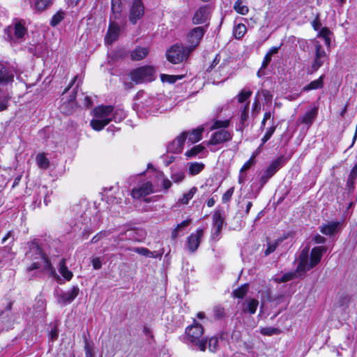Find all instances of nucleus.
Segmentation results:
<instances>
[{"label":"nucleus","instance_id":"obj_62","mask_svg":"<svg viewBox=\"0 0 357 357\" xmlns=\"http://www.w3.org/2000/svg\"><path fill=\"white\" fill-rule=\"evenodd\" d=\"M330 33H331L330 30L326 27H324L320 30L319 35V36L324 38H328Z\"/></svg>","mask_w":357,"mask_h":357},{"label":"nucleus","instance_id":"obj_57","mask_svg":"<svg viewBox=\"0 0 357 357\" xmlns=\"http://www.w3.org/2000/svg\"><path fill=\"white\" fill-rule=\"evenodd\" d=\"M107 234L106 231H101L100 232L99 234H98L96 236H95L94 237H93V238L91 239V243H97L100 238H103V237H105L107 236Z\"/></svg>","mask_w":357,"mask_h":357},{"label":"nucleus","instance_id":"obj_38","mask_svg":"<svg viewBox=\"0 0 357 357\" xmlns=\"http://www.w3.org/2000/svg\"><path fill=\"white\" fill-rule=\"evenodd\" d=\"M250 102H245V104L241 107V123L244 125L248 119V109H249Z\"/></svg>","mask_w":357,"mask_h":357},{"label":"nucleus","instance_id":"obj_51","mask_svg":"<svg viewBox=\"0 0 357 357\" xmlns=\"http://www.w3.org/2000/svg\"><path fill=\"white\" fill-rule=\"evenodd\" d=\"M275 126H271V128H268L266 132L265 133V135H264V137L261 139V141H262L261 146L263 144H264L271 137L273 132H275Z\"/></svg>","mask_w":357,"mask_h":357},{"label":"nucleus","instance_id":"obj_33","mask_svg":"<svg viewBox=\"0 0 357 357\" xmlns=\"http://www.w3.org/2000/svg\"><path fill=\"white\" fill-rule=\"evenodd\" d=\"M197 191V188L196 187H192L187 193L183 194L178 202L182 204H188L189 201L194 197Z\"/></svg>","mask_w":357,"mask_h":357},{"label":"nucleus","instance_id":"obj_48","mask_svg":"<svg viewBox=\"0 0 357 357\" xmlns=\"http://www.w3.org/2000/svg\"><path fill=\"white\" fill-rule=\"evenodd\" d=\"M120 0H112V10L114 13V18H117L116 15H119L121 12Z\"/></svg>","mask_w":357,"mask_h":357},{"label":"nucleus","instance_id":"obj_11","mask_svg":"<svg viewBox=\"0 0 357 357\" xmlns=\"http://www.w3.org/2000/svg\"><path fill=\"white\" fill-rule=\"evenodd\" d=\"M144 14V7L141 0H135L130 7L129 21L135 24Z\"/></svg>","mask_w":357,"mask_h":357},{"label":"nucleus","instance_id":"obj_50","mask_svg":"<svg viewBox=\"0 0 357 357\" xmlns=\"http://www.w3.org/2000/svg\"><path fill=\"white\" fill-rule=\"evenodd\" d=\"M84 350L86 354V357H95L93 351V347L90 344L89 341L85 339V344H84Z\"/></svg>","mask_w":357,"mask_h":357},{"label":"nucleus","instance_id":"obj_39","mask_svg":"<svg viewBox=\"0 0 357 357\" xmlns=\"http://www.w3.org/2000/svg\"><path fill=\"white\" fill-rule=\"evenodd\" d=\"M246 32V26L243 24H238L234 29V35L236 38H241Z\"/></svg>","mask_w":357,"mask_h":357},{"label":"nucleus","instance_id":"obj_17","mask_svg":"<svg viewBox=\"0 0 357 357\" xmlns=\"http://www.w3.org/2000/svg\"><path fill=\"white\" fill-rule=\"evenodd\" d=\"M209 15V9L204 6L199 8L195 13L192 22L194 24H200L205 23Z\"/></svg>","mask_w":357,"mask_h":357},{"label":"nucleus","instance_id":"obj_7","mask_svg":"<svg viewBox=\"0 0 357 357\" xmlns=\"http://www.w3.org/2000/svg\"><path fill=\"white\" fill-rule=\"evenodd\" d=\"M285 162L286 159L284 156L281 155L270 164L260 178L259 181L261 186L266 183L268 180L280 169Z\"/></svg>","mask_w":357,"mask_h":357},{"label":"nucleus","instance_id":"obj_14","mask_svg":"<svg viewBox=\"0 0 357 357\" xmlns=\"http://www.w3.org/2000/svg\"><path fill=\"white\" fill-rule=\"evenodd\" d=\"M79 289L77 286L73 287V288L68 291H61L58 294L57 300L61 304H67L71 303L78 295Z\"/></svg>","mask_w":357,"mask_h":357},{"label":"nucleus","instance_id":"obj_32","mask_svg":"<svg viewBox=\"0 0 357 357\" xmlns=\"http://www.w3.org/2000/svg\"><path fill=\"white\" fill-rule=\"evenodd\" d=\"M248 289L249 285L248 284H244L241 285L240 287L234 290L233 296L235 298H243L248 293Z\"/></svg>","mask_w":357,"mask_h":357},{"label":"nucleus","instance_id":"obj_53","mask_svg":"<svg viewBox=\"0 0 357 357\" xmlns=\"http://www.w3.org/2000/svg\"><path fill=\"white\" fill-rule=\"evenodd\" d=\"M260 95L262 96L267 102L271 100L273 98L271 93L266 89H262L260 91H258L256 94V96L258 97Z\"/></svg>","mask_w":357,"mask_h":357},{"label":"nucleus","instance_id":"obj_16","mask_svg":"<svg viewBox=\"0 0 357 357\" xmlns=\"http://www.w3.org/2000/svg\"><path fill=\"white\" fill-rule=\"evenodd\" d=\"M341 226L340 222L331 221L322 225L319 227L320 231L325 235H333L338 231Z\"/></svg>","mask_w":357,"mask_h":357},{"label":"nucleus","instance_id":"obj_20","mask_svg":"<svg viewBox=\"0 0 357 357\" xmlns=\"http://www.w3.org/2000/svg\"><path fill=\"white\" fill-rule=\"evenodd\" d=\"M120 28L117 24L112 22L109 24L107 35L105 36V42L107 44H112L115 41L119 35Z\"/></svg>","mask_w":357,"mask_h":357},{"label":"nucleus","instance_id":"obj_19","mask_svg":"<svg viewBox=\"0 0 357 357\" xmlns=\"http://www.w3.org/2000/svg\"><path fill=\"white\" fill-rule=\"evenodd\" d=\"M153 192V185L151 182L143 183L139 188L133 189L132 195L134 198H140Z\"/></svg>","mask_w":357,"mask_h":357},{"label":"nucleus","instance_id":"obj_24","mask_svg":"<svg viewBox=\"0 0 357 357\" xmlns=\"http://www.w3.org/2000/svg\"><path fill=\"white\" fill-rule=\"evenodd\" d=\"M54 0H36L33 8L36 11L41 13L49 8L53 4Z\"/></svg>","mask_w":357,"mask_h":357},{"label":"nucleus","instance_id":"obj_12","mask_svg":"<svg viewBox=\"0 0 357 357\" xmlns=\"http://www.w3.org/2000/svg\"><path fill=\"white\" fill-rule=\"evenodd\" d=\"M232 139V134L226 130H220L215 132L211 139L208 141V145H218L220 144H222L226 142H229Z\"/></svg>","mask_w":357,"mask_h":357},{"label":"nucleus","instance_id":"obj_3","mask_svg":"<svg viewBox=\"0 0 357 357\" xmlns=\"http://www.w3.org/2000/svg\"><path fill=\"white\" fill-rule=\"evenodd\" d=\"M114 107L111 105H102L93 109L95 119L91 121V126L95 130H101L112 121V114Z\"/></svg>","mask_w":357,"mask_h":357},{"label":"nucleus","instance_id":"obj_21","mask_svg":"<svg viewBox=\"0 0 357 357\" xmlns=\"http://www.w3.org/2000/svg\"><path fill=\"white\" fill-rule=\"evenodd\" d=\"M259 301L255 298H247L242 303V311L253 314L256 312Z\"/></svg>","mask_w":357,"mask_h":357},{"label":"nucleus","instance_id":"obj_46","mask_svg":"<svg viewBox=\"0 0 357 357\" xmlns=\"http://www.w3.org/2000/svg\"><path fill=\"white\" fill-rule=\"evenodd\" d=\"M126 117V114L123 110L117 109L115 112L112 114V120L114 121H121Z\"/></svg>","mask_w":357,"mask_h":357},{"label":"nucleus","instance_id":"obj_52","mask_svg":"<svg viewBox=\"0 0 357 357\" xmlns=\"http://www.w3.org/2000/svg\"><path fill=\"white\" fill-rule=\"evenodd\" d=\"M185 177L184 172L182 171L174 172L172 174V178L175 183H179L183 180Z\"/></svg>","mask_w":357,"mask_h":357},{"label":"nucleus","instance_id":"obj_22","mask_svg":"<svg viewBox=\"0 0 357 357\" xmlns=\"http://www.w3.org/2000/svg\"><path fill=\"white\" fill-rule=\"evenodd\" d=\"M318 114V108L317 107H314L310 110L305 112V114L299 119V121L302 123L307 125V126H310L313 123L314 120L317 117Z\"/></svg>","mask_w":357,"mask_h":357},{"label":"nucleus","instance_id":"obj_5","mask_svg":"<svg viewBox=\"0 0 357 357\" xmlns=\"http://www.w3.org/2000/svg\"><path fill=\"white\" fill-rule=\"evenodd\" d=\"M188 47H185L178 44L174 45L167 51V59L172 63H179L188 58L190 53L188 52Z\"/></svg>","mask_w":357,"mask_h":357},{"label":"nucleus","instance_id":"obj_64","mask_svg":"<svg viewBox=\"0 0 357 357\" xmlns=\"http://www.w3.org/2000/svg\"><path fill=\"white\" fill-rule=\"evenodd\" d=\"M314 241L316 243L321 244L326 242V238L319 234H317L313 238Z\"/></svg>","mask_w":357,"mask_h":357},{"label":"nucleus","instance_id":"obj_40","mask_svg":"<svg viewBox=\"0 0 357 357\" xmlns=\"http://www.w3.org/2000/svg\"><path fill=\"white\" fill-rule=\"evenodd\" d=\"M234 10L239 14L245 15L248 13V8L243 4L241 0H237L234 6Z\"/></svg>","mask_w":357,"mask_h":357},{"label":"nucleus","instance_id":"obj_25","mask_svg":"<svg viewBox=\"0 0 357 357\" xmlns=\"http://www.w3.org/2000/svg\"><path fill=\"white\" fill-rule=\"evenodd\" d=\"M132 250L141 255L151 258L161 257L163 254V252L155 254V252H151L149 249L144 247L134 248Z\"/></svg>","mask_w":357,"mask_h":357},{"label":"nucleus","instance_id":"obj_23","mask_svg":"<svg viewBox=\"0 0 357 357\" xmlns=\"http://www.w3.org/2000/svg\"><path fill=\"white\" fill-rule=\"evenodd\" d=\"M148 54V48L137 47L130 52V58L132 61H140L144 59Z\"/></svg>","mask_w":357,"mask_h":357},{"label":"nucleus","instance_id":"obj_4","mask_svg":"<svg viewBox=\"0 0 357 357\" xmlns=\"http://www.w3.org/2000/svg\"><path fill=\"white\" fill-rule=\"evenodd\" d=\"M155 69L151 66H144L132 70L129 76L135 84L149 82L155 79Z\"/></svg>","mask_w":357,"mask_h":357},{"label":"nucleus","instance_id":"obj_6","mask_svg":"<svg viewBox=\"0 0 357 357\" xmlns=\"http://www.w3.org/2000/svg\"><path fill=\"white\" fill-rule=\"evenodd\" d=\"M26 256L31 260H40L44 264V268L47 270H52V266L48 257L42 252L40 248L36 243H31L29 250Z\"/></svg>","mask_w":357,"mask_h":357},{"label":"nucleus","instance_id":"obj_35","mask_svg":"<svg viewBox=\"0 0 357 357\" xmlns=\"http://www.w3.org/2000/svg\"><path fill=\"white\" fill-rule=\"evenodd\" d=\"M282 242V239H277L274 241H268L267 243V248L264 251V255L266 256L269 255L271 253L273 252L280 243Z\"/></svg>","mask_w":357,"mask_h":357},{"label":"nucleus","instance_id":"obj_61","mask_svg":"<svg viewBox=\"0 0 357 357\" xmlns=\"http://www.w3.org/2000/svg\"><path fill=\"white\" fill-rule=\"evenodd\" d=\"M271 117V114L270 112H266L264 115V118H263V120L261 121V129L263 130L265 125H266V122L267 120L270 119Z\"/></svg>","mask_w":357,"mask_h":357},{"label":"nucleus","instance_id":"obj_47","mask_svg":"<svg viewBox=\"0 0 357 357\" xmlns=\"http://www.w3.org/2000/svg\"><path fill=\"white\" fill-rule=\"evenodd\" d=\"M213 317L215 319H220L225 317V309L220 306L217 305L213 307Z\"/></svg>","mask_w":357,"mask_h":357},{"label":"nucleus","instance_id":"obj_58","mask_svg":"<svg viewBox=\"0 0 357 357\" xmlns=\"http://www.w3.org/2000/svg\"><path fill=\"white\" fill-rule=\"evenodd\" d=\"M271 56L269 55L268 54H266L265 55L264 61L262 62L261 69L266 68L267 67V66L269 64V63L271 62Z\"/></svg>","mask_w":357,"mask_h":357},{"label":"nucleus","instance_id":"obj_28","mask_svg":"<svg viewBox=\"0 0 357 357\" xmlns=\"http://www.w3.org/2000/svg\"><path fill=\"white\" fill-rule=\"evenodd\" d=\"M204 132V128L199 127L193 130L188 135V140L194 144L199 142L202 139V135Z\"/></svg>","mask_w":357,"mask_h":357},{"label":"nucleus","instance_id":"obj_41","mask_svg":"<svg viewBox=\"0 0 357 357\" xmlns=\"http://www.w3.org/2000/svg\"><path fill=\"white\" fill-rule=\"evenodd\" d=\"M326 59H321L315 57L313 63H312L310 70H309L310 73H313L317 71L321 66H323Z\"/></svg>","mask_w":357,"mask_h":357},{"label":"nucleus","instance_id":"obj_43","mask_svg":"<svg viewBox=\"0 0 357 357\" xmlns=\"http://www.w3.org/2000/svg\"><path fill=\"white\" fill-rule=\"evenodd\" d=\"M204 146L202 144L196 145L193 146L190 150L185 153V155L188 158H192L201 153L204 149Z\"/></svg>","mask_w":357,"mask_h":357},{"label":"nucleus","instance_id":"obj_54","mask_svg":"<svg viewBox=\"0 0 357 357\" xmlns=\"http://www.w3.org/2000/svg\"><path fill=\"white\" fill-rule=\"evenodd\" d=\"M234 187H231L229 189H228L225 192V194L222 195V202H224V203L228 202L230 200L232 195L234 194Z\"/></svg>","mask_w":357,"mask_h":357},{"label":"nucleus","instance_id":"obj_34","mask_svg":"<svg viewBox=\"0 0 357 357\" xmlns=\"http://www.w3.org/2000/svg\"><path fill=\"white\" fill-rule=\"evenodd\" d=\"M204 168L203 163L192 162L190 163L189 167V174L192 176H195L200 173Z\"/></svg>","mask_w":357,"mask_h":357},{"label":"nucleus","instance_id":"obj_29","mask_svg":"<svg viewBox=\"0 0 357 357\" xmlns=\"http://www.w3.org/2000/svg\"><path fill=\"white\" fill-rule=\"evenodd\" d=\"M324 85V76L319 77L317 79L311 82L309 84L304 86V91H310L321 89Z\"/></svg>","mask_w":357,"mask_h":357},{"label":"nucleus","instance_id":"obj_31","mask_svg":"<svg viewBox=\"0 0 357 357\" xmlns=\"http://www.w3.org/2000/svg\"><path fill=\"white\" fill-rule=\"evenodd\" d=\"M252 91L247 89H242L240 93L236 96L238 103H243L250 98L252 96Z\"/></svg>","mask_w":357,"mask_h":357},{"label":"nucleus","instance_id":"obj_2","mask_svg":"<svg viewBox=\"0 0 357 357\" xmlns=\"http://www.w3.org/2000/svg\"><path fill=\"white\" fill-rule=\"evenodd\" d=\"M204 328L195 319L193 324L185 328V340L195 346L201 351L206 349L207 337L203 336Z\"/></svg>","mask_w":357,"mask_h":357},{"label":"nucleus","instance_id":"obj_36","mask_svg":"<svg viewBox=\"0 0 357 357\" xmlns=\"http://www.w3.org/2000/svg\"><path fill=\"white\" fill-rule=\"evenodd\" d=\"M36 162H37L38 167L41 169H45L50 165L49 160L46 158V156L43 153L37 155Z\"/></svg>","mask_w":357,"mask_h":357},{"label":"nucleus","instance_id":"obj_9","mask_svg":"<svg viewBox=\"0 0 357 357\" xmlns=\"http://www.w3.org/2000/svg\"><path fill=\"white\" fill-rule=\"evenodd\" d=\"M15 71L13 68L0 63V89H6L14 81Z\"/></svg>","mask_w":357,"mask_h":357},{"label":"nucleus","instance_id":"obj_49","mask_svg":"<svg viewBox=\"0 0 357 357\" xmlns=\"http://www.w3.org/2000/svg\"><path fill=\"white\" fill-rule=\"evenodd\" d=\"M261 333L264 335H273L279 334L280 330L276 328L266 327L262 328L260 331Z\"/></svg>","mask_w":357,"mask_h":357},{"label":"nucleus","instance_id":"obj_63","mask_svg":"<svg viewBox=\"0 0 357 357\" xmlns=\"http://www.w3.org/2000/svg\"><path fill=\"white\" fill-rule=\"evenodd\" d=\"M253 164V159L252 158H250L249 160H248L244 165L243 166L241 167V172H245L247 171L248 169H250V167H251V165Z\"/></svg>","mask_w":357,"mask_h":357},{"label":"nucleus","instance_id":"obj_1","mask_svg":"<svg viewBox=\"0 0 357 357\" xmlns=\"http://www.w3.org/2000/svg\"><path fill=\"white\" fill-rule=\"evenodd\" d=\"M326 250L325 246L314 247L312 249L310 253L307 247L302 250L298 259L297 273L300 275H303L315 267L321 261Z\"/></svg>","mask_w":357,"mask_h":357},{"label":"nucleus","instance_id":"obj_59","mask_svg":"<svg viewBox=\"0 0 357 357\" xmlns=\"http://www.w3.org/2000/svg\"><path fill=\"white\" fill-rule=\"evenodd\" d=\"M162 185L163 187V189L167 191L168 190L171 186H172V182L167 178H164L162 180Z\"/></svg>","mask_w":357,"mask_h":357},{"label":"nucleus","instance_id":"obj_13","mask_svg":"<svg viewBox=\"0 0 357 357\" xmlns=\"http://www.w3.org/2000/svg\"><path fill=\"white\" fill-rule=\"evenodd\" d=\"M203 236V229H198L195 233H192L187 240V246L190 252H195L199 246Z\"/></svg>","mask_w":357,"mask_h":357},{"label":"nucleus","instance_id":"obj_30","mask_svg":"<svg viewBox=\"0 0 357 357\" xmlns=\"http://www.w3.org/2000/svg\"><path fill=\"white\" fill-rule=\"evenodd\" d=\"M66 13L63 10H59L52 17L50 20V25L52 26H57L65 17Z\"/></svg>","mask_w":357,"mask_h":357},{"label":"nucleus","instance_id":"obj_60","mask_svg":"<svg viewBox=\"0 0 357 357\" xmlns=\"http://www.w3.org/2000/svg\"><path fill=\"white\" fill-rule=\"evenodd\" d=\"M40 266H41V262H40L39 261H36L27 268V271L31 272L33 270L38 269L40 267Z\"/></svg>","mask_w":357,"mask_h":357},{"label":"nucleus","instance_id":"obj_10","mask_svg":"<svg viewBox=\"0 0 357 357\" xmlns=\"http://www.w3.org/2000/svg\"><path fill=\"white\" fill-rule=\"evenodd\" d=\"M5 32L7 34L8 39L13 40L22 38L26 33V29L24 27V22L17 21L15 22L14 26H8Z\"/></svg>","mask_w":357,"mask_h":357},{"label":"nucleus","instance_id":"obj_15","mask_svg":"<svg viewBox=\"0 0 357 357\" xmlns=\"http://www.w3.org/2000/svg\"><path fill=\"white\" fill-rule=\"evenodd\" d=\"M224 222V211L221 209L215 210L213 214V224L215 230V234L217 236L220 233Z\"/></svg>","mask_w":357,"mask_h":357},{"label":"nucleus","instance_id":"obj_45","mask_svg":"<svg viewBox=\"0 0 357 357\" xmlns=\"http://www.w3.org/2000/svg\"><path fill=\"white\" fill-rule=\"evenodd\" d=\"M314 47H315V57L327 59V58H328L327 54L319 42L315 43Z\"/></svg>","mask_w":357,"mask_h":357},{"label":"nucleus","instance_id":"obj_44","mask_svg":"<svg viewBox=\"0 0 357 357\" xmlns=\"http://www.w3.org/2000/svg\"><path fill=\"white\" fill-rule=\"evenodd\" d=\"M229 120H225V121H220V120H215L213 125L210 128L211 130L219 129V128H226L229 125Z\"/></svg>","mask_w":357,"mask_h":357},{"label":"nucleus","instance_id":"obj_42","mask_svg":"<svg viewBox=\"0 0 357 357\" xmlns=\"http://www.w3.org/2000/svg\"><path fill=\"white\" fill-rule=\"evenodd\" d=\"M208 347L210 351L215 352L218 349V339L215 336H213L209 339L207 338Z\"/></svg>","mask_w":357,"mask_h":357},{"label":"nucleus","instance_id":"obj_18","mask_svg":"<svg viewBox=\"0 0 357 357\" xmlns=\"http://www.w3.org/2000/svg\"><path fill=\"white\" fill-rule=\"evenodd\" d=\"M188 137V132H183L178 136L172 143L169 146L168 149L170 151L174 153L181 152L185 140Z\"/></svg>","mask_w":357,"mask_h":357},{"label":"nucleus","instance_id":"obj_27","mask_svg":"<svg viewBox=\"0 0 357 357\" xmlns=\"http://www.w3.org/2000/svg\"><path fill=\"white\" fill-rule=\"evenodd\" d=\"M59 272L62 275V276L66 279L67 280H71L73 278V273L69 271L66 265V259H61V260L59 261Z\"/></svg>","mask_w":357,"mask_h":357},{"label":"nucleus","instance_id":"obj_55","mask_svg":"<svg viewBox=\"0 0 357 357\" xmlns=\"http://www.w3.org/2000/svg\"><path fill=\"white\" fill-rule=\"evenodd\" d=\"M357 176V165H355L351 169L348 178V183H353Z\"/></svg>","mask_w":357,"mask_h":357},{"label":"nucleus","instance_id":"obj_37","mask_svg":"<svg viewBox=\"0 0 357 357\" xmlns=\"http://www.w3.org/2000/svg\"><path fill=\"white\" fill-rule=\"evenodd\" d=\"M191 220L190 219L185 220L183 221L181 223L178 224L176 227L172 232V238L175 239L178 236V232L181 230L187 227Z\"/></svg>","mask_w":357,"mask_h":357},{"label":"nucleus","instance_id":"obj_8","mask_svg":"<svg viewBox=\"0 0 357 357\" xmlns=\"http://www.w3.org/2000/svg\"><path fill=\"white\" fill-rule=\"evenodd\" d=\"M206 28L204 26H197L192 29L188 34V42L189 43L188 52L193 51L199 44L203 38Z\"/></svg>","mask_w":357,"mask_h":357},{"label":"nucleus","instance_id":"obj_56","mask_svg":"<svg viewBox=\"0 0 357 357\" xmlns=\"http://www.w3.org/2000/svg\"><path fill=\"white\" fill-rule=\"evenodd\" d=\"M91 264L94 269L98 270L102 266V261L100 257H93L91 259Z\"/></svg>","mask_w":357,"mask_h":357},{"label":"nucleus","instance_id":"obj_26","mask_svg":"<svg viewBox=\"0 0 357 357\" xmlns=\"http://www.w3.org/2000/svg\"><path fill=\"white\" fill-rule=\"evenodd\" d=\"M10 98L9 92L6 89H0V112L8 107V102Z\"/></svg>","mask_w":357,"mask_h":357}]
</instances>
